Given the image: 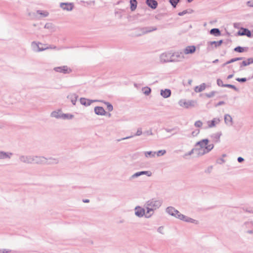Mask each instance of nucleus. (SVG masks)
Wrapping results in <instances>:
<instances>
[{"label": "nucleus", "mask_w": 253, "mask_h": 253, "mask_svg": "<svg viewBox=\"0 0 253 253\" xmlns=\"http://www.w3.org/2000/svg\"><path fill=\"white\" fill-rule=\"evenodd\" d=\"M157 30V28L156 27H145L138 28L136 29V30L138 32H140V34H136V36L137 37L141 36L151 32L156 31Z\"/></svg>", "instance_id": "obj_1"}, {"label": "nucleus", "mask_w": 253, "mask_h": 253, "mask_svg": "<svg viewBox=\"0 0 253 253\" xmlns=\"http://www.w3.org/2000/svg\"><path fill=\"white\" fill-rule=\"evenodd\" d=\"M162 204V202L161 200L156 199H152L146 203L147 206H149L154 210L160 207Z\"/></svg>", "instance_id": "obj_2"}, {"label": "nucleus", "mask_w": 253, "mask_h": 253, "mask_svg": "<svg viewBox=\"0 0 253 253\" xmlns=\"http://www.w3.org/2000/svg\"><path fill=\"white\" fill-rule=\"evenodd\" d=\"M214 147L213 144H210L208 146L206 147L205 149L198 148L197 151V155L198 157L202 156L211 151Z\"/></svg>", "instance_id": "obj_3"}, {"label": "nucleus", "mask_w": 253, "mask_h": 253, "mask_svg": "<svg viewBox=\"0 0 253 253\" xmlns=\"http://www.w3.org/2000/svg\"><path fill=\"white\" fill-rule=\"evenodd\" d=\"M196 103V101L194 100L186 101L183 99L180 100L178 102L180 106L184 107L186 108H188L190 107H194Z\"/></svg>", "instance_id": "obj_4"}, {"label": "nucleus", "mask_w": 253, "mask_h": 253, "mask_svg": "<svg viewBox=\"0 0 253 253\" xmlns=\"http://www.w3.org/2000/svg\"><path fill=\"white\" fill-rule=\"evenodd\" d=\"M184 52L182 51H177L171 53L173 59V62H180L184 59Z\"/></svg>", "instance_id": "obj_5"}, {"label": "nucleus", "mask_w": 253, "mask_h": 253, "mask_svg": "<svg viewBox=\"0 0 253 253\" xmlns=\"http://www.w3.org/2000/svg\"><path fill=\"white\" fill-rule=\"evenodd\" d=\"M160 60L162 62H173L171 53L165 52L160 56Z\"/></svg>", "instance_id": "obj_6"}, {"label": "nucleus", "mask_w": 253, "mask_h": 253, "mask_svg": "<svg viewBox=\"0 0 253 253\" xmlns=\"http://www.w3.org/2000/svg\"><path fill=\"white\" fill-rule=\"evenodd\" d=\"M19 161L25 164H33V155H20L19 157Z\"/></svg>", "instance_id": "obj_7"}, {"label": "nucleus", "mask_w": 253, "mask_h": 253, "mask_svg": "<svg viewBox=\"0 0 253 253\" xmlns=\"http://www.w3.org/2000/svg\"><path fill=\"white\" fill-rule=\"evenodd\" d=\"M53 70L55 72L62 73L65 74H69L72 72V70L68 68L67 66L56 67L54 68Z\"/></svg>", "instance_id": "obj_8"}, {"label": "nucleus", "mask_w": 253, "mask_h": 253, "mask_svg": "<svg viewBox=\"0 0 253 253\" xmlns=\"http://www.w3.org/2000/svg\"><path fill=\"white\" fill-rule=\"evenodd\" d=\"M166 212L169 215L174 216L177 218H178V217H179L178 215L181 214V213L172 207H168L166 209Z\"/></svg>", "instance_id": "obj_9"}, {"label": "nucleus", "mask_w": 253, "mask_h": 253, "mask_svg": "<svg viewBox=\"0 0 253 253\" xmlns=\"http://www.w3.org/2000/svg\"><path fill=\"white\" fill-rule=\"evenodd\" d=\"M209 140L208 139H202V140L197 142L195 144V147L198 148V147H199V148L205 149L206 147L209 146Z\"/></svg>", "instance_id": "obj_10"}, {"label": "nucleus", "mask_w": 253, "mask_h": 253, "mask_svg": "<svg viewBox=\"0 0 253 253\" xmlns=\"http://www.w3.org/2000/svg\"><path fill=\"white\" fill-rule=\"evenodd\" d=\"M33 163L38 164H45L46 158L43 156H33Z\"/></svg>", "instance_id": "obj_11"}, {"label": "nucleus", "mask_w": 253, "mask_h": 253, "mask_svg": "<svg viewBox=\"0 0 253 253\" xmlns=\"http://www.w3.org/2000/svg\"><path fill=\"white\" fill-rule=\"evenodd\" d=\"M142 175H146L148 176H151L152 175V172L151 171L149 170L138 171L132 175L130 177V179H134Z\"/></svg>", "instance_id": "obj_12"}, {"label": "nucleus", "mask_w": 253, "mask_h": 253, "mask_svg": "<svg viewBox=\"0 0 253 253\" xmlns=\"http://www.w3.org/2000/svg\"><path fill=\"white\" fill-rule=\"evenodd\" d=\"M238 35L239 36H246L249 38L252 37L251 32L248 29L241 28L240 30L238 32Z\"/></svg>", "instance_id": "obj_13"}, {"label": "nucleus", "mask_w": 253, "mask_h": 253, "mask_svg": "<svg viewBox=\"0 0 253 253\" xmlns=\"http://www.w3.org/2000/svg\"><path fill=\"white\" fill-rule=\"evenodd\" d=\"M178 218L181 220H183V221H184L185 222H189V223H196L197 224L198 221H196V220L192 218H190L189 217H188L186 215H184L182 214H179L178 215Z\"/></svg>", "instance_id": "obj_14"}, {"label": "nucleus", "mask_w": 253, "mask_h": 253, "mask_svg": "<svg viewBox=\"0 0 253 253\" xmlns=\"http://www.w3.org/2000/svg\"><path fill=\"white\" fill-rule=\"evenodd\" d=\"M135 214L138 217H142L145 215V211L144 209L140 207V206H137L134 209Z\"/></svg>", "instance_id": "obj_15"}, {"label": "nucleus", "mask_w": 253, "mask_h": 253, "mask_svg": "<svg viewBox=\"0 0 253 253\" xmlns=\"http://www.w3.org/2000/svg\"><path fill=\"white\" fill-rule=\"evenodd\" d=\"M196 51V46L194 45L187 46L184 49L183 52L185 54H193Z\"/></svg>", "instance_id": "obj_16"}, {"label": "nucleus", "mask_w": 253, "mask_h": 253, "mask_svg": "<svg viewBox=\"0 0 253 253\" xmlns=\"http://www.w3.org/2000/svg\"><path fill=\"white\" fill-rule=\"evenodd\" d=\"M60 7L63 10H66L67 11H71L74 5L72 3H61Z\"/></svg>", "instance_id": "obj_17"}, {"label": "nucleus", "mask_w": 253, "mask_h": 253, "mask_svg": "<svg viewBox=\"0 0 253 253\" xmlns=\"http://www.w3.org/2000/svg\"><path fill=\"white\" fill-rule=\"evenodd\" d=\"M98 101V100H90L87 99L85 98H80V103L81 104L85 106H89L92 102Z\"/></svg>", "instance_id": "obj_18"}, {"label": "nucleus", "mask_w": 253, "mask_h": 253, "mask_svg": "<svg viewBox=\"0 0 253 253\" xmlns=\"http://www.w3.org/2000/svg\"><path fill=\"white\" fill-rule=\"evenodd\" d=\"M147 5L153 9H155L158 6V2L156 0H146Z\"/></svg>", "instance_id": "obj_19"}, {"label": "nucleus", "mask_w": 253, "mask_h": 253, "mask_svg": "<svg viewBox=\"0 0 253 253\" xmlns=\"http://www.w3.org/2000/svg\"><path fill=\"white\" fill-rule=\"evenodd\" d=\"M171 94V92L169 89H161L160 91L161 95L165 98L169 97Z\"/></svg>", "instance_id": "obj_20"}, {"label": "nucleus", "mask_w": 253, "mask_h": 253, "mask_svg": "<svg viewBox=\"0 0 253 253\" xmlns=\"http://www.w3.org/2000/svg\"><path fill=\"white\" fill-rule=\"evenodd\" d=\"M94 112L97 115L103 116L105 114V111L102 107L96 106L94 108Z\"/></svg>", "instance_id": "obj_21"}, {"label": "nucleus", "mask_w": 253, "mask_h": 253, "mask_svg": "<svg viewBox=\"0 0 253 253\" xmlns=\"http://www.w3.org/2000/svg\"><path fill=\"white\" fill-rule=\"evenodd\" d=\"M142 134V128L141 127H139L137 128V131H136V133L134 135V136H140ZM133 136V135L127 136L126 137H124V138H121L119 139H117V142H119V141H121L123 140L130 138L132 137Z\"/></svg>", "instance_id": "obj_22"}, {"label": "nucleus", "mask_w": 253, "mask_h": 253, "mask_svg": "<svg viewBox=\"0 0 253 253\" xmlns=\"http://www.w3.org/2000/svg\"><path fill=\"white\" fill-rule=\"evenodd\" d=\"M78 95L76 93H71L67 96V98L69 99L73 105L76 104Z\"/></svg>", "instance_id": "obj_23"}, {"label": "nucleus", "mask_w": 253, "mask_h": 253, "mask_svg": "<svg viewBox=\"0 0 253 253\" xmlns=\"http://www.w3.org/2000/svg\"><path fill=\"white\" fill-rule=\"evenodd\" d=\"M224 122L225 123L229 126H231L233 125L232 118L229 114H225L224 115Z\"/></svg>", "instance_id": "obj_24"}, {"label": "nucleus", "mask_w": 253, "mask_h": 253, "mask_svg": "<svg viewBox=\"0 0 253 253\" xmlns=\"http://www.w3.org/2000/svg\"><path fill=\"white\" fill-rule=\"evenodd\" d=\"M59 162V159L58 158H49L48 159H46V163L48 165H54L57 164Z\"/></svg>", "instance_id": "obj_25"}, {"label": "nucleus", "mask_w": 253, "mask_h": 253, "mask_svg": "<svg viewBox=\"0 0 253 253\" xmlns=\"http://www.w3.org/2000/svg\"><path fill=\"white\" fill-rule=\"evenodd\" d=\"M12 155V153H8L4 151H0V159H4L6 158L10 159Z\"/></svg>", "instance_id": "obj_26"}, {"label": "nucleus", "mask_w": 253, "mask_h": 253, "mask_svg": "<svg viewBox=\"0 0 253 253\" xmlns=\"http://www.w3.org/2000/svg\"><path fill=\"white\" fill-rule=\"evenodd\" d=\"M206 85L205 83L202 84L201 85L199 86H196L195 87L194 90L196 92H200L204 90L206 88Z\"/></svg>", "instance_id": "obj_27"}, {"label": "nucleus", "mask_w": 253, "mask_h": 253, "mask_svg": "<svg viewBox=\"0 0 253 253\" xmlns=\"http://www.w3.org/2000/svg\"><path fill=\"white\" fill-rule=\"evenodd\" d=\"M61 111L58 110L57 111H54L51 113V117L55 118L56 119H61Z\"/></svg>", "instance_id": "obj_28"}, {"label": "nucleus", "mask_w": 253, "mask_h": 253, "mask_svg": "<svg viewBox=\"0 0 253 253\" xmlns=\"http://www.w3.org/2000/svg\"><path fill=\"white\" fill-rule=\"evenodd\" d=\"M147 212L146 214H145V216L146 218H150L152 215L153 214V211L154 210L150 207L149 206H147Z\"/></svg>", "instance_id": "obj_29"}, {"label": "nucleus", "mask_w": 253, "mask_h": 253, "mask_svg": "<svg viewBox=\"0 0 253 253\" xmlns=\"http://www.w3.org/2000/svg\"><path fill=\"white\" fill-rule=\"evenodd\" d=\"M210 33L214 36H219L221 35V32L218 28L211 29L210 31Z\"/></svg>", "instance_id": "obj_30"}, {"label": "nucleus", "mask_w": 253, "mask_h": 253, "mask_svg": "<svg viewBox=\"0 0 253 253\" xmlns=\"http://www.w3.org/2000/svg\"><path fill=\"white\" fill-rule=\"evenodd\" d=\"M220 122V120L218 118H214L210 122H209V127H212L215 126V124H218Z\"/></svg>", "instance_id": "obj_31"}, {"label": "nucleus", "mask_w": 253, "mask_h": 253, "mask_svg": "<svg viewBox=\"0 0 253 253\" xmlns=\"http://www.w3.org/2000/svg\"><path fill=\"white\" fill-rule=\"evenodd\" d=\"M194 12V10L191 8L184 10L182 12H180L178 13L179 16H183L186 14H191Z\"/></svg>", "instance_id": "obj_32"}, {"label": "nucleus", "mask_w": 253, "mask_h": 253, "mask_svg": "<svg viewBox=\"0 0 253 253\" xmlns=\"http://www.w3.org/2000/svg\"><path fill=\"white\" fill-rule=\"evenodd\" d=\"M130 9L132 11L135 10L137 7V2L136 0H130Z\"/></svg>", "instance_id": "obj_33"}, {"label": "nucleus", "mask_w": 253, "mask_h": 253, "mask_svg": "<svg viewBox=\"0 0 253 253\" xmlns=\"http://www.w3.org/2000/svg\"><path fill=\"white\" fill-rule=\"evenodd\" d=\"M74 115L70 114H61V119L64 120H70L73 119Z\"/></svg>", "instance_id": "obj_34"}, {"label": "nucleus", "mask_w": 253, "mask_h": 253, "mask_svg": "<svg viewBox=\"0 0 253 253\" xmlns=\"http://www.w3.org/2000/svg\"><path fill=\"white\" fill-rule=\"evenodd\" d=\"M223 43L222 40H219L218 41H212V42H208L209 44L210 45H213L214 44L215 47H218L221 45V44Z\"/></svg>", "instance_id": "obj_35"}, {"label": "nucleus", "mask_w": 253, "mask_h": 253, "mask_svg": "<svg viewBox=\"0 0 253 253\" xmlns=\"http://www.w3.org/2000/svg\"><path fill=\"white\" fill-rule=\"evenodd\" d=\"M41 44L40 42L37 43L36 42H33L31 43V46L33 48V50L37 52V50L40 48L39 44Z\"/></svg>", "instance_id": "obj_36"}, {"label": "nucleus", "mask_w": 253, "mask_h": 253, "mask_svg": "<svg viewBox=\"0 0 253 253\" xmlns=\"http://www.w3.org/2000/svg\"><path fill=\"white\" fill-rule=\"evenodd\" d=\"M156 152H153V151H147L145 152V156L146 157H154L155 156Z\"/></svg>", "instance_id": "obj_37"}, {"label": "nucleus", "mask_w": 253, "mask_h": 253, "mask_svg": "<svg viewBox=\"0 0 253 253\" xmlns=\"http://www.w3.org/2000/svg\"><path fill=\"white\" fill-rule=\"evenodd\" d=\"M142 90H143V93L146 95H149L151 92V89L147 86L143 88Z\"/></svg>", "instance_id": "obj_38"}, {"label": "nucleus", "mask_w": 253, "mask_h": 253, "mask_svg": "<svg viewBox=\"0 0 253 253\" xmlns=\"http://www.w3.org/2000/svg\"><path fill=\"white\" fill-rule=\"evenodd\" d=\"M179 1L180 0H169V3L174 8L176 7L177 4Z\"/></svg>", "instance_id": "obj_39"}, {"label": "nucleus", "mask_w": 253, "mask_h": 253, "mask_svg": "<svg viewBox=\"0 0 253 253\" xmlns=\"http://www.w3.org/2000/svg\"><path fill=\"white\" fill-rule=\"evenodd\" d=\"M100 101L102 102H104L107 105V109L108 110V111H112L113 110V107L110 103H109L108 102H105L103 101Z\"/></svg>", "instance_id": "obj_40"}, {"label": "nucleus", "mask_w": 253, "mask_h": 253, "mask_svg": "<svg viewBox=\"0 0 253 253\" xmlns=\"http://www.w3.org/2000/svg\"><path fill=\"white\" fill-rule=\"evenodd\" d=\"M244 226L246 228H250L251 229H253V222H246L244 223Z\"/></svg>", "instance_id": "obj_41"}, {"label": "nucleus", "mask_w": 253, "mask_h": 253, "mask_svg": "<svg viewBox=\"0 0 253 253\" xmlns=\"http://www.w3.org/2000/svg\"><path fill=\"white\" fill-rule=\"evenodd\" d=\"M234 50L236 52L241 53V52H243L245 50H244V47L238 46L236 47L234 49Z\"/></svg>", "instance_id": "obj_42"}, {"label": "nucleus", "mask_w": 253, "mask_h": 253, "mask_svg": "<svg viewBox=\"0 0 253 253\" xmlns=\"http://www.w3.org/2000/svg\"><path fill=\"white\" fill-rule=\"evenodd\" d=\"M217 92L216 91H212L210 93H205V95L208 98H211Z\"/></svg>", "instance_id": "obj_43"}, {"label": "nucleus", "mask_w": 253, "mask_h": 253, "mask_svg": "<svg viewBox=\"0 0 253 253\" xmlns=\"http://www.w3.org/2000/svg\"><path fill=\"white\" fill-rule=\"evenodd\" d=\"M37 13L42 15L43 17H46L48 15V12L47 11H42L41 10H37Z\"/></svg>", "instance_id": "obj_44"}, {"label": "nucleus", "mask_w": 253, "mask_h": 253, "mask_svg": "<svg viewBox=\"0 0 253 253\" xmlns=\"http://www.w3.org/2000/svg\"><path fill=\"white\" fill-rule=\"evenodd\" d=\"M243 211H245V212H249V213H253V208H243L242 209Z\"/></svg>", "instance_id": "obj_45"}, {"label": "nucleus", "mask_w": 253, "mask_h": 253, "mask_svg": "<svg viewBox=\"0 0 253 253\" xmlns=\"http://www.w3.org/2000/svg\"><path fill=\"white\" fill-rule=\"evenodd\" d=\"M166 153V151L165 150H159L156 154L158 157H160L165 155Z\"/></svg>", "instance_id": "obj_46"}, {"label": "nucleus", "mask_w": 253, "mask_h": 253, "mask_svg": "<svg viewBox=\"0 0 253 253\" xmlns=\"http://www.w3.org/2000/svg\"><path fill=\"white\" fill-rule=\"evenodd\" d=\"M202 125L203 123L200 120L196 121L194 124V126L196 127H202Z\"/></svg>", "instance_id": "obj_47"}, {"label": "nucleus", "mask_w": 253, "mask_h": 253, "mask_svg": "<svg viewBox=\"0 0 253 253\" xmlns=\"http://www.w3.org/2000/svg\"><path fill=\"white\" fill-rule=\"evenodd\" d=\"M225 87L232 88L236 91H238V88H237L234 85H232V84H225Z\"/></svg>", "instance_id": "obj_48"}, {"label": "nucleus", "mask_w": 253, "mask_h": 253, "mask_svg": "<svg viewBox=\"0 0 253 253\" xmlns=\"http://www.w3.org/2000/svg\"><path fill=\"white\" fill-rule=\"evenodd\" d=\"M217 84L219 86L225 87V84H224L222 81L220 79L217 80Z\"/></svg>", "instance_id": "obj_49"}, {"label": "nucleus", "mask_w": 253, "mask_h": 253, "mask_svg": "<svg viewBox=\"0 0 253 253\" xmlns=\"http://www.w3.org/2000/svg\"><path fill=\"white\" fill-rule=\"evenodd\" d=\"M198 150V148H194L190 151H189L188 153L185 154V156H190L193 154L195 152L197 151Z\"/></svg>", "instance_id": "obj_50"}, {"label": "nucleus", "mask_w": 253, "mask_h": 253, "mask_svg": "<svg viewBox=\"0 0 253 253\" xmlns=\"http://www.w3.org/2000/svg\"><path fill=\"white\" fill-rule=\"evenodd\" d=\"M251 64V62L249 61H243L240 63V67H242L243 66H246Z\"/></svg>", "instance_id": "obj_51"}, {"label": "nucleus", "mask_w": 253, "mask_h": 253, "mask_svg": "<svg viewBox=\"0 0 253 253\" xmlns=\"http://www.w3.org/2000/svg\"><path fill=\"white\" fill-rule=\"evenodd\" d=\"M236 80L240 83H244L247 81V79L246 78H236Z\"/></svg>", "instance_id": "obj_52"}, {"label": "nucleus", "mask_w": 253, "mask_h": 253, "mask_svg": "<svg viewBox=\"0 0 253 253\" xmlns=\"http://www.w3.org/2000/svg\"><path fill=\"white\" fill-rule=\"evenodd\" d=\"M52 23H46L44 25V28L45 29H51L52 28Z\"/></svg>", "instance_id": "obj_53"}, {"label": "nucleus", "mask_w": 253, "mask_h": 253, "mask_svg": "<svg viewBox=\"0 0 253 253\" xmlns=\"http://www.w3.org/2000/svg\"><path fill=\"white\" fill-rule=\"evenodd\" d=\"M200 133V129H196L195 130H194L192 132V135L193 136H196L199 133Z\"/></svg>", "instance_id": "obj_54"}, {"label": "nucleus", "mask_w": 253, "mask_h": 253, "mask_svg": "<svg viewBox=\"0 0 253 253\" xmlns=\"http://www.w3.org/2000/svg\"><path fill=\"white\" fill-rule=\"evenodd\" d=\"M163 229H164V227H163V226H160V227L158 228V229H157V231H158L159 233H161V234H164V233H163Z\"/></svg>", "instance_id": "obj_55"}, {"label": "nucleus", "mask_w": 253, "mask_h": 253, "mask_svg": "<svg viewBox=\"0 0 253 253\" xmlns=\"http://www.w3.org/2000/svg\"><path fill=\"white\" fill-rule=\"evenodd\" d=\"M49 48H52V47H44V48L40 47L39 48H38V49L37 50V52L43 51V50L48 49Z\"/></svg>", "instance_id": "obj_56"}, {"label": "nucleus", "mask_w": 253, "mask_h": 253, "mask_svg": "<svg viewBox=\"0 0 253 253\" xmlns=\"http://www.w3.org/2000/svg\"><path fill=\"white\" fill-rule=\"evenodd\" d=\"M12 252V251H11L10 250L3 249L2 250H1V253H10Z\"/></svg>", "instance_id": "obj_57"}, {"label": "nucleus", "mask_w": 253, "mask_h": 253, "mask_svg": "<svg viewBox=\"0 0 253 253\" xmlns=\"http://www.w3.org/2000/svg\"><path fill=\"white\" fill-rule=\"evenodd\" d=\"M247 4L248 6H249L250 7H253V0H251L248 1L247 2Z\"/></svg>", "instance_id": "obj_58"}, {"label": "nucleus", "mask_w": 253, "mask_h": 253, "mask_svg": "<svg viewBox=\"0 0 253 253\" xmlns=\"http://www.w3.org/2000/svg\"><path fill=\"white\" fill-rule=\"evenodd\" d=\"M225 104V102L223 101H221L218 102L217 104L215 105V107H217Z\"/></svg>", "instance_id": "obj_59"}, {"label": "nucleus", "mask_w": 253, "mask_h": 253, "mask_svg": "<svg viewBox=\"0 0 253 253\" xmlns=\"http://www.w3.org/2000/svg\"><path fill=\"white\" fill-rule=\"evenodd\" d=\"M237 161L239 163H242L244 161V159L241 157H239L238 158Z\"/></svg>", "instance_id": "obj_60"}, {"label": "nucleus", "mask_w": 253, "mask_h": 253, "mask_svg": "<svg viewBox=\"0 0 253 253\" xmlns=\"http://www.w3.org/2000/svg\"><path fill=\"white\" fill-rule=\"evenodd\" d=\"M144 133H146L147 135H152L153 133L151 130H148L144 132Z\"/></svg>", "instance_id": "obj_61"}, {"label": "nucleus", "mask_w": 253, "mask_h": 253, "mask_svg": "<svg viewBox=\"0 0 253 253\" xmlns=\"http://www.w3.org/2000/svg\"><path fill=\"white\" fill-rule=\"evenodd\" d=\"M246 232L250 234L253 235V229H251V230H248Z\"/></svg>", "instance_id": "obj_62"}, {"label": "nucleus", "mask_w": 253, "mask_h": 253, "mask_svg": "<svg viewBox=\"0 0 253 253\" xmlns=\"http://www.w3.org/2000/svg\"><path fill=\"white\" fill-rule=\"evenodd\" d=\"M173 129H174V128H172V129L165 128V130L168 132H170L172 131Z\"/></svg>", "instance_id": "obj_63"}, {"label": "nucleus", "mask_w": 253, "mask_h": 253, "mask_svg": "<svg viewBox=\"0 0 253 253\" xmlns=\"http://www.w3.org/2000/svg\"><path fill=\"white\" fill-rule=\"evenodd\" d=\"M248 61H249L251 62V64L253 63V58H250L248 59Z\"/></svg>", "instance_id": "obj_64"}]
</instances>
